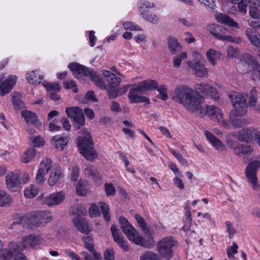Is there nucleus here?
I'll list each match as a JSON object with an SVG mask.
<instances>
[{
    "instance_id": "f257e3e1",
    "label": "nucleus",
    "mask_w": 260,
    "mask_h": 260,
    "mask_svg": "<svg viewBox=\"0 0 260 260\" xmlns=\"http://www.w3.org/2000/svg\"><path fill=\"white\" fill-rule=\"evenodd\" d=\"M172 99L191 112L197 111L201 107V97L185 85H178L175 88Z\"/></svg>"
},
{
    "instance_id": "f03ea898",
    "label": "nucleus",
    "mask_w": 260,
    "mask_h": 260,
    "mask_svg": "<svg viewBox=\"0 0 260 260\" xmlns=\"http://www.w3.org/2000/svg\"><path fill=\"white\" fill-rule=\"evenodd\" d=\"M247 103L245 98L240 93H235L230 96L231 100L236 114L247 112V109L252 111L260 112V104L258 101V92L256 87L253 88L249 94L246 95Z\"/></svg>"
},
{
    "instance_id": "7ed1b4c3",
    "label": "nucleus",
    "mask_w": 260,
    "mask_h": 260,
    "mask_svg": "<svg viewBox=\"0 0 260 260\" xmlns=\"http://www.w3.org/2000/svg\"><path fill=\"white\" fill-rule=\"evenodd\" d=\"M119 223L123 232L135 244L147 248H150L154 246L155 241L152 236H149L147 239H145L124 217L119 218Z\"/></svg>"
},
{
    "instance_id": "20e7f679",
    "label": "nucleus",
    "mask_w": 260,
    "mask_h": 260,
    "mask_svg": "<svg viewBox=\"0 0 260 260\" xmlns=\"http://www.w3.org/2000/svg\"><path fill=\"white\" fill-rule=\"evenodd\" d=\"M78 145L80 152L88 160H92L98 157L93 149V142L90 133L86 129L81 131V135L78 138Z\"/></svg>"
},
{
    "instance_id": "39448f33",
    "label": "nucleus",
    "mask_w": 260,
    "mask_h": 260,
    "mask_svg": "<svg viewBox=\"0 0 260 260\" xmlns=\"http://www.w3.org/2000/svg\"><path fill=\"white\" fill-rule=\"evenodd\" d=\"M179 245L178 241L172 236L162 238L157 243L156 249L159 255L166 260L174 256V249Z\"/></svg>"
},
{
    "instance_id": "423d86ee",
    "label": "nucleus",
    "mask_w": 260,
    "mask_h": 260,
    "mask_svg": "<svg viewBox=\"0 0 260 260\" xmlns=\"http://www.w3.org/2000/svg\"><path fill=\"white\" fill-rule=\"evenodd\" d=\"M103 75L107 81V91L110 99H114L118 96V88L120 85L121 78L109 71H104Z\"/></svg>"
},
{
    "instance_id": "0eeeda50",
    "label": "nucleus",
    "mask_w": 260,
    "mask_h": 260,
    "mask_svg": "<svg viewBox=\"0 0 260 260\" xmlns=\"http://www.w3.org/2000/svg\"><path fill=\"white\" fill-rule=\"evenodd\" d=\"M64 199V193L62 191H60L52 193L46 196L44 194L40 195L38 197L37 200L42 205L53 206L60 204Z\"/></svg>"
},
{
    "instance_id": "6e6552de",
    "label": "nucleus",
    "mask_w": 260,
    "mask_h": 260,
    "mask_svg": "<svg viewBox=\"0 0 260 260\" xmlns=\"http://www.w3.org/2000/svg\"><path fill=\"white\" fill-rule=\"evenodd\" d=\"M260 167V162L254 160L250 162L246 167L245 173L246 176L250 184L251 187L255 190L259 188L256 177V171Z\"/></svg>"
},
{
    "instance_id": "1a4fd4ad",
    "label": "nucleus",
    "mask_w": 260,
    "mask_h": 260,
    "mask_svg": "<svg viewBox=\"0 0 260 260\" xmlns=\"http://www.w3.org/2000/svg\"><path fill=\"white\" fill-rule=\"evenodd\" d=\"M144 92L138 85H135L129 89L128 98L132 103H149L148 98L143 96Z\"/></svg>"
},
{
    "instance_id": "9d476101",
    "label": "nucleus",
    "mask_w": 260,
    "mask_h": 260,
    "mask_svg": "<svg viewBox=\"0 0 260 260\" xmlns=\"http://www.w3.org/2000/svg\"><path fill=\"white\" fill-rule=\"evenodd\" d=\"M6 183L8 189L11 191H16L21 187L19 175L15 172H10L6 176Z\"/></svg>"
},
{
    "instance_id": "9b49d317",
    "label": "nucleus",
    "mask_w": 260,
    "mask_h": 260,
    "mask_svg": "<svg viewBox=\"0 0 260 260\" xmlns=\"http://www.w3.org/2000/svg\"><path fill=\"white\" fill-rule=\"evenodd\" d=\"M260 132L253 127L245 128L238 133V139L240 141L247 143L257 139Z\"/></svg>"
},
{
    "instance_id": "f8f14e48",
    "label": "nucleus",
    "mask_w": 260,
    "mask_h": 260,
    "mask_svg": "<svg viewBox=\"0 0 260 260\" xmlns=\"http://www.w3.org/2000/svg\"><path fill=\"white\" fill-rule=\"evenodd\" d=\"M5 78L4 75H0V94L2 96H4L6 94L10 92L17 79V76L15 75H10L5 80H4Z\"/></svg>"
},
{
    "instance_id": "ddd939ff",
    "label": "nucleus",
    "mask_w": 260,
    "mask_h": 260,
    "mask_svg": "<svg viewBox=\"0 0 260 260\" xmlns=\"http://www.w3.org/2000/svg\"><path fill=\"white\" fill-rule=\"evenodd\" d=\"M27 219L28 220L29 225H39L43 223H46L50 222L52 217L49 215V213L38 212L31 215Z\"/></svg>"
},
{
    "instance_id": "4468645a",
    "label": "nucleus",
    "mask_w": 260,
    "mask_h": 260,
    "mask_svg": "<svg viewBox=\"0 0 260 260\" xmlns=\"http://www.w3.org/2000/svg\"><path fill=\"white\" fill-rule=\"evenodd\" d=\"M51 167V159L46 158L42 161L36 177V182L38 184L43 185L44 184L45 181V175L49 172Z\"/></svg>"
},
{
    "instance_id": "2eb2a0df",
    "label": "nucleus",
    "mask_w": 260,
    "mask_h": 260,
    "mask_svg": "<svg viewBox=\"0 0 260 260\" xmlns=\"http://www.w3.org/2000/svg\"><path fill=\"white\" fill-rule=\"evenodd\" d=\"M187 63L197 77H205L208 76V69L205 67L200 59L196 60L194 62L188 61Z\"/></svg>"
},
{
    "instance_id": "dca6fc26",
    "label": "nucleus",
    "mask_w": 260,
    "mask_h": 260,
    "mask_svg": "<svg viewBox=\"0 0 260 260\" xmlns=\"http://www.w3.org/2000/svg\"><path fill=\"white\" fill-rule=\"evenodd\" d=\"M196 89L203 94L209 95L212 99L217 100L219 98L216 89L208 84H198L196 85Z\"/></svg>"
},
{
    "instance_id": "f3484780",
    "label": "nucleus",
    "mask_w": 260,
    "mask_h": 260,
    "mask_svg": "<svg viewBox=\"0 0 260 260\" xmlns=\"http://www.w3.org/2000/svg\"><path fill=\"white\" fill-rule=\"evenodd\" d=\"M154 6L153 3L149 2L144 3L142 6H140V11L141 15L143 17L148 21L151 22L153 23H157L159 21V18L156 15H149L148 10L147 9L153 7Z\"/></svg>"
},
{
    "instance_id": "a211bd4d",
    "label": "nucleus",
    "mask_w": 260,
    "mask_h": 260,
    "mask_svg": "<svg viewBox=\"0 0 260 260\" xmlns=\"http://www.w3.org/2000/svg\"><path fill=\"white\" fill-rule=\"evenodd\" d=\"M68 67L77 78L88 75L90 77V73L93 71L77 63H70Z\"/></svg>"
},
{
    "instance_id": "6ab92c4d",
    "label": "nucleus",
    "mask_w": 260,
    "mask_h": 260,
    "mask_svg": "<svg viewBox=\"0 0 260 260\" xmlns=\"http://www.w3.org/2000/svg\"><path fill=\"white\" fill-rule=\"evenodd\" d=\"M111 231L114 241L116 242L124 250L128 251L129 248L126 244V241L124 240V237L120 234L116 226L112 225L111 226Z\"/></svg>"
},
{
    "instance_id": "aec40b11",
    "label": "nucleus",
    "mask_w": 260,
    "mask_h": 260,
    "mask_svg": "<svg viewBox=\"0 0 260 260\" xmlns=\"http://www.w3.org/2000/svg\"><path fill=\"white\" fill-rule=\"evenodd\" d=\"M73 222L75 226L80 232L86 235L89 233L88 224L84 217L78 215L73 218Z\"/></svg>"
},
{
    "instance_id": "412c9836",
    "label": "nucleus",
    "mask_w": 260,
    "mask_h": 260,
    "mask_svg": "<svg viewBox=\"0 0 260 260\" xmlns=\"http://www.w3.org/2000/svg\"><path fill=\"white\" fill-rule=\"evenodd\" d=\"M19 246L15 242H11L9 244L8 249H5L2 251V253L0 254V257L4 260H10L12 257H15L17 253Z\"/></svg>"
},
{
    "instance_id": "4be33fe9",
    "label": "nucleus",
    "mask_w": 260,
    "mask_h": 260,
    "mask_svg": "<svg viewBox=\"0 0 260 260\" xmlns=\"http://www.w3.org/2000/svg\"><path fill=\"white\" fill-rule=\"evenodd\" d=\"M41 240L40 236L30 234L22 237L21 243L24 248L33 247L39 245Z\"/></svg>"
},
{
    "instance_id": "5701e85b",
    "label": "nucleus",
    "mask_w": 260,
    "mask_h": 260,
    "mask_svg": "<svg viewBox=\"0 0 260 260\" xmlns=\"http://www.w3.org/2000/svg\"><path fill=\"white\" fill-rule=\"evenodd\" d=\"M218 31L217 30V34L218 35H215V37L217 38L218 39L226 41L229 42H234L237 44L240 43L241 42V40L239 38H233L231 36L227 35L228 29L224 27L221 26H219L218 27Z\"/></svg>"
},
{
    "instance_id": "b1692460",
    "label": "nucleus",
    "mask_w": 260,
    "mask_h": 260,
    "mask_svg": "<svg viewBox=\"0 0 260 260\" xmlns=\"http://www.w3.org/2000/svg\"><path fill=\"white\" fill-rule=\"evenodd\" d=\"M12 103L15 109L22 110L21 111V114H34L30 111L23 109L24 108V104L21 100V95L19 93L15 92L13 94Z\"/></svg>"
},
{
    "instance_id": "393cba45",
    "label": "nucleus",
    "mask_w": 260,
    "mask_h": 260,
    "mask_svg": "<svg viewBox=\"0 0 260 260\" xmlns=\"http://www.w3.org/2000/svg\"><path fill=\"white\" fill-rule=\"evenodd\" d=\"M205 135L206 138L210 141L212 146L217 150H224L226 149L225 145L221 140L217 138L213 134L209 131H205Z\"/></svg>"
},
{
    "instance_id": "a878e982",
    "label": "nucleus",
    "mask_w": 260,
    "mask_h": 260,
    "mask_svg": "<svg viewBox=\"0 0 260 260\" xmlns=\"http://www.w3.org/2000/svg\"><path fill=\"white\" fill-rule=\"evenodd\" d=\"M61 178L62 173L60 166L59 165H54L51 171V174L48 179L49 185L53 186Z\"/></svg>"
},
{
    "instance_id": "bb28decb",
    "label": "nucleus",
    "mask_w": 260,
    "mask_h": 260,
    "mask_svg": "<svg viewBox=\"0 0 260 260\" xmlns=\"http://www.w3.org/2000/svg\"><path fill=\"white\" fill-rule=\"evenodd\" d=\"M255 32V30L250 27L247 28L245 31V35L251 43L257 48H260V33L256 34Z\"/></svg>"
},
{
    "instance_id": "cd10ccee",
    "label": "nucleus",
    "mask_w": 260,
    "mask_h": 260,
    "mask_svg": "<svg viewBox=\"0 0 260 260\" xmlns=\"http://www.w3.org/2000/svg\"><path fill=\"white\" fill-rule=\"evenodd\" d=\"M168 44L169 51L171 54H176L182 50V47L180 43L173 37L168 38Z\"/></svg>"
},
{
    "instance_id": "c85d7f7f",
    "label": "nucleus",
    "mask_w": 260,
    "mask_h": 260,
    "mask_svg": "<svg viewBox=\"0 0 260 260\" xmlns=\"http://www.w3.org/2000/svg\"><path fill=\"white\" fill-rule=\"evenodd\" d=\"M215 18L217 21L220 23L234 27L237 28H239L238 23L227 15L218 13L215 15Z\"/></svg>"
},
{
    "instance_id": "c756f323",
    "label": "nucleus",
    "mask_w": 260,
    "mask_h": 260,
    "mask_svg": "<svg viewBox=\"0 0 260 260\" xmlns=\"http://www.w3.org/2000/svg\"><path fill=\"white\" fill-rule=\"evenodd\" d=\"M145 93L147 90H154L158 88V83L153 80H146L137 84Z\"/></svg>"
},
{
    "instance_id": "7c9ffc66",
    "label": "nucleus",
    "mask_w": 260,
    "mask_h": 260,
    "mask_svg": "<svg viewBox=\"0 0 260 260\" xmlns=\"http://www.w3.org/2000/svg\"><path fill=\"white\" fill-rule=\"evenodd\" d=\"M229 119L232 124L236 127H240L248 123L243 115H230Z\"/></svg>"
},
{
    "instance_id": "2f4dec72",
    "label": "nucleus",
    "mask_w": 260,
    "mask_h": 260,
    "mask_svg": "<svg viewBox=\"0 0 260 260\" xmlns=\"http://www.w3.org/2000/svg\"><path fill=\"white\" fill-rule=\"evenodd\" d=\"M200 112L204 114H221V111L218 107L214 105H205L202 106L201 102Z\"/></svg>"
},
{
    "instance_id": "473e14b6",
    "label": "nucleus",
    "mask_w": 260,
    "mask_h": 260,
    "mask_svg": "<svg viewBox=\"0 0 260 260\" xmlns=\"http://www.w3.org/2000/svg\"><path fill=\"white\" fill-rule=\"evenodd\" d=\"M52 140L54 141L56 148L62 150L68 143V137L56 135L53 137Z\"/></svg>"
},
{
    "instance_id": "72a5a7b5",
    "label": "nucleus",
    "mask_w": 260,
    "mask_h": 260,
    "mask_svg": "<svg viewBox=\"0 0 260 260\" xmlns=\"http://www.w3.org/2000/svg\"><path fill=\"white\" fill-rule=\"evenodd\" d=\"M88 185L87 181L80 180L76 187L77 194L81 196H85L88 191Z\"/></svg>"
},
{
    "instance_id": "f704fd0d",
    "label": "nucleus",
    "mask_w": 260,
    "mask_h": 260,
    "mask_svg": "<svg viewBox=\"0 0 260 260\" xmlns=\"http://www.w3.org/2000/svg\"><path fill=\"white\" fill-rule=\"evenodd\" d=\"M91 80L94 83V84L99 87L107 89L106 83L103 79L99 77L96 72L93 71L90 73V77Z\"/></svg>"
},
{
    "instance_id": "c9c22d12",
    "label": "nucleus",
    "mask_w": 260,
    "mask_h": 260,
    "mask_svg": "<svg viewBox=\"0 0 260 260\" xmlns=\"http://www.w3.org/2000/svg\"><path fill=\"white\" fill-rule=\"evenodd\" d=\"M238 148L235 154L239 157L251 153L253 150V148L250 145L239 144Z\"/></svg>"
},
{
    "instance_id": "e433bc0d",
    "label": "nucleus",
    "mask_w": 260,
    "mask_h": 260,
    "mask_svg": "<svg viewBox=\"0 0 260 260\" xmlns=\"http://www.w3.org/2000/svg\"><path fill=\"white\" fill-rule=\"evenodd\" d=\"M206 56L209 62L215 66L216 64V61L220 58L221 53L211 49L207 52Z\"/></svg>"
},
{
    "instance_id": "4c0bfd02",
    "label": "nucleus",
    "mask_w": 260,
    "mask_h": 260,
    "mask_svg": "<svg viewBox=\"0 0 260 260\" xmlns=\"http://www.w3.org/2000/svg\"><path fill=\"white\" fill-rule=\"evenodd\" d=\"M28 124L34 125L37 128L42 126V123L38 120L37 115H22Z\"/></svg>"
},
{
    "instance_id": "58836bf2",
    "label": "nucleus",
    "mask_w": 260,
    "mask_h": 260,
    "mask_svg": "<svg viewBox=\"0 0 260 260\" xmlns=\"http://www.w3.org/2000/svg\"><path fill=\"white\" fill-rule=\"evenodd\" d=\"M135 219L136 220L139 226L144 233L146 235L149 234V229L148 224L145 221V219L138 214H136L135 215Z\"/></svg>"
},
{
    "instance_id": "ea45409f",
    "label": "nucleus",
    "mask_w": 260,
    "mask_h": 260,
    "mask_svg": "<svg viewBox=\"0 0 260 260\" xmlns=\"http://www.w3.org/2000/svg\"><path fill=\"white\" fill-rule=\"evenodd\" d=\"M73 121V126L78 129L85 124V117L84 115H68Z\"/></svg>"
},
{
    "instance_id": "a19ab883",
    "label": "nucleus",
    "mask_w": 260,
    "mask_h": 260,
    "mask_svg": "<svg viewBox=\"0 0 260 260\" xmlns=\"http://www.w3.org/2000/svg\"><path fill=\"white\" fill-rule=\"evenodd\" d=\"M84 173L86 175L91 176L95 180H100L101 176L96 168L89 166L84 170Z\"/></svg>"
},
{
    "instance_id": "79ce46f5",
    "label": "nucleus",
    "mask_w": 260,
    "mask_h": 260,
    "mask_svg": "<svg viewBox=\"0 0 260 260\" xmlns=\"http://www.w3.org/2000/svg\"><path fill=\"white\" fill-rule=\"evenodd\" d=\"M36 71H32L30 74H27L26 76V79L29 83L37 84L41 83V81L43 79V76L39 75L38 77L36 74Z\"/></svg>"
},
{
    "instance_id": "37998d69",
    "label": "nucleus",
    "mask_w": 260,
    "mask_h": 260,
    "mask_svg": "<svg viewBox=\"0 0 260 260\" xmlns=\"http://www.w3.org/2000/svg\"><path fill=\"white\" fill-rule=\"evenodd\" d=\"M39 193V189L35 185H31L24 190V196L28 199L33 198Z\"/></svg>"
},
{
    "instance_id": "c03bdc74",
    "label": "nucleus",
    "mask_w": 260,
    "mask_h": 260,
    "mask_svg": "<svg viewBox=\"0 0 260 260\" xmlns=\"http://www.w3.org/2000/svg\"><path fill=\"white\" fill-rule=\"evenodd\" d=\"M36 149L34 148H28L23 154L22 161L24 163H28L35 157Z\"/></svg>"
},
{
    "instance_id": "a18cd8bd",
    "label": "nucleus",
    "mask_w": 260,
    "mask_h": 260,
    "mask_svg": "<svg viewBox=\"0 0 260 260\" xmlns=\"http://www.w3.org/2000/svg\"><path fill=\"white\" fill-rule=\"evenodd\" d=\"M210 119L214 122H217L219 124L221 125L223 127L226 128L228 127V123L226 120H225L223 115H208Z\"/></svg>"
},
{
    "instance_id": "49530a36",
    "label": "nucleus",
    "mask_w": 260,
    "mask_h": 260,
    "mask_svg": "<svg viewBox=\"0 0 260 260\" xmlns=\"http://www.w3.org/2000/svg\"><path fill=\"white\" fill-rule=\"evenodd\" d=\"M11 202V199L6 192L0 189V207H5Z\"/></svg>"
},
{
    "instance_id": "de8ad7c7",
    "label": "nucleus",
    "mask_w": 260,
    "mask_h": 260,
    "mask_svg": "<svg viewBox=\"0 0 260 260\" xmlns=\"http://www.w3.org/2000/svg\"><path fill=\"white\" fill-rule=\"evenodd\" d=\"M43 85L46 87L49 92H58L61 89L60 85L57 83H47L44 82Z\"/></svg>"
},
{
    "instance_id": "09e8293b",
    "label": "nucleus",
    "mask_w": 260,
    "mask_h": 260,
    "mask_svg": "<svg viewBox=\"0 0 260 260\" xmlns=\"http://www.w3.org/2000/svg\"><path fill=\"white\" fill-rule=\"evenodd\" d=\"M60 118H55L49 123V130L51 132L58 131L61 128Z\"/></svg>"
},
{
    "instance_id": "8fccbe9b",
    "label": "nucleus",
    "mask_w": 260,
    "mask_h": 260,
    "mask_svg": "<svg viewBox=\"0 0 260 260\" xmlns=\"http://www.w3.org/2000/svg\"><path fill=\"white\" fill-rule=\"evenodd\" d=\"M99 207L102 211V214L107 221L110 220V216L109 214V207L108 205L104 202H100L99 203Z\"/></svg>"
},
{
    "instance_id": "3c124183",
    "label": "nucleus",
    "mask_w": 260,
    "mask_h": 260,
    "mask_svg": "<svg viewBox=\"0 0 260 260\" xmlns=\"http://www.w3.org/2000/svg\"><path fill=\"white\" fill-rule=\"evenodd\" d=\"M84 244H85V247L93 255L94 259H100L102 258L101 254L100 253H98L95 251L93 242H86L85 243H84Z\"/></svg>"
},
{
    "instance_id": "603ef678",
    "label": "nucleus",
    "mask_w": 260,
    "mask_h": 260,
    "mask_svg": "<svg viewBox=\"0 0 260 260\" xmlns=\"http://www.w3.org/2000/svg\"><path fill=\"white\" fill-rule=\"evenodd\" d=\"M187 53L185 52H181L173 59V65L175 68H179L183 59L187 58Z\"/></svg>"
},
{
    "instance_id": "864d4df0",
    "label": "nucleus",
    "mask_w": 260,
    "mask_h": 260,
    "mask_svg": "<svg viewBox=\"0 0 260 260\" xmlns=\"http://www.w3.org/2000/svg\"><path fill=\"white\" fill-rule=\"evenodd\" d=\"M238 246L236 243H233V245L229 249L227 250L228 257L231 260H237L234 256V254L238 252Z\"/></svg>"
},
{
    "instance_id": "5fc2aeb1",
    "label": "nucleus",
    "mask_w": 260,
    "mask_h": 260,
    "mask_svg": "<svg viewBox=\"0 0 260 260\" xmlns=\"http://www.w3.org/2000/svg\"><path fill=\"white\" fill-rule=\"evenodd\" d=\"M140 260H159V258L157 254L148 251L141 256Z\"/></svg>"
},
{
    "instance_id": "6e6d98bb",
    "label": "nucleus",
    "mask_w": 260,
    "mask_h": 260,
    "mask_svg": "<svg viewBox=\"0 0 260 260\" xmlns=\"http://www.w3.org/2000/svg\"><path fill=\"white\" fill-rule=\"evenodd\" d=\"M159 92V94L157 95L158 98L162 100L166 101L168 99V95L167 92V87L165 85H161L157 89Z\"/></svg>"
},
{
    "instance_id": "4d7b16f0",
    "label": "nucleus",
    "mask_w": 260,
    "mask_h": 260,
    "mask_svg": "<svg viewBox=\"0 0 260 260\" xmlns=\"http://www.w3.org/2000/svg\"><path fill=\"white\" fill-rule=\"evenodd\" d=\"M259 6H249V14L250 16L254 19H259L260 18V10L258 9Z\"/></svg>"
},
{
    "instance_id": "13d9d810",
    "label": "nucleus",
    "mask_w": 260,
    "mask_h": 260,
    "mask_svg": "<svg viewBox=\"0 0 260 260\" xmlns=\"http://www.w3.org/2000/svg\"><path fill=\"white\" fill-rule=\"evenodd\" d=\"M89 214L91 217H95L100 216V211L99 207L94 204H92L89 209Z\"/></svg>"
},
{
    "instance_id": "bf43d9fd",
    "label": "nucleus",
    "mask_w": 260,
    "mask_h": 260,
    "mask_svg": "<svg viewBox=\"0 0 260 260\" xmlns=\"http://www.w3.org/2000/svg\"><path fill=\"white\" fill-rule=\"evenodd\" d=\"M170 151L181 164L186 166L187 165V160L184 158L178 151L173 149H170Z\"/></svg>"
},
{
    "instance_id": "052dcab7",
    "label": "nucleus",
    "mask_w": 260,
    "mask_h": 260,
    "mask_svg": "<svg viewBox=\"0 0 260 260\" xmlns=\"http://www.w3.org/2000/svg\"><path fill=\"white\" fill-rule=\"evenodd\" d=\"M226 50L228 56L231 58L238 56L240 53L238 48L232 46H228Z\"/></svg>"
},
{
    "instance_id": "680f3d73",
    "label": "nucleus",
    "mask_w": 260,
    "mask_h": 260,
    "mask_svg": "<svg viewBox=\"0 0 260 260\" xmlns=\"http://www.w3.org/2000/svg\"><path fill=\"white\" fill-rule=\"evenodd\" d=\"M122 25L124 28L126 30H141L142 29L138 25L135 24L132 22H123Z\"/></svg>"
},
{
    "instance_id": "e2e57ef3",
    "label": "nucleus",
    "mask_w": 260,
    "mask_h": 260,
    "mask_svg": "<svg viewBox=\"0 0 260 260\" xmlns=\"http://www.w3.org/2000/svg\"><path fill=\"white\" fill-rule=\"evenodd\" d=\"M105 190L107 196H113L116 193L115 188L111 183H106Z\"/></svg>"
},
{
    "instance_id": "0e129e2a",
    "label": "nucleus",
    "mask_w": 260,
    "mask_h": 260,
    "mask_svg": "<svg viewBox=\"0 0 260 260\" xmlns=\"http://www.w3.org/2000/svg\"><path fill=\"white\" fill-rule=\"evenodd\" d=\"M226 143L227 146L230 148H232L233 151H234V153L238 149V145H239V143H238L237 142L233 140L230 138H227L226 139Z\"/></svg>"
},
{
    "instance_id": "69168bd1",
    "label": "nucleus",
    "mask_w": 260,
    "mask_h": 260,
    "mask_svg": "<svg viewBox=\"0 0 260 260\" xmlns=\"http://www.w3.org/2000/svg\"><path fill=\"white\" fill-rule=\"evenodd\" d=\"M79 171L80 169L78 166H74L72 167L71 173V178L72 181H76L78 180L79 175Z\"/></svg>"
},
{
    "instance_id": "338daca9",
    "label": "nucleus",
    "mask_w": 260,
    "mask_h": 260,
    "mask_svg": "<svg viewBox=\"0 0 260 260\" xmlns=\"http://www.w3.org/2000/svg\"><path fill=\"white\" fill-rule=\"evenodd\" d=\"M225 224L226 231L229 233V237L231 238L236 234V231L231 222L227 221L225 222Z\"/></svg>"
},
{
    "instance_id": "774afa93",
    "label": "nucleus",
    "mask_w": 260,
    "mask_h": 260,
    "mask_svg": "<svg viewBox=\"0 0 260 260\" xmlns=\"http://www.w3.org/2000/svg\"><path fill=\"white\" fill-rule=\"evenodd\" d=\"M105 260H114V251L112 249H107L104 253Z\"/></svg>"
}]
</instances>
